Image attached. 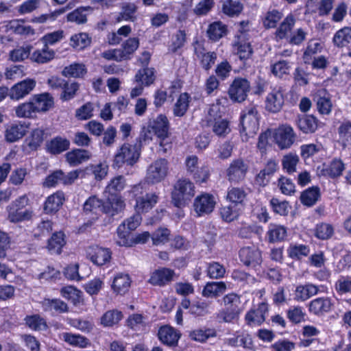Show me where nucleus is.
<instances>
[{
  "mask_svg": "<svg viewBox=\"0 0 351 351\" xmlns=\"http://www.w3.org/2000/svg\"><path fill=\"white\" fill-rule=\"evenodd\" d=\"M291 66L290 62L285 60H280L271 64L270 71L272 75L279 79L289 75Z\"/></svg>",
  "mask_w": 351,
  "mask_h": 351,
  "instance_id": "nucleus-56",
  "label": "nucleus"
},
{
  "mask_svg": "<svg viewBox=\"0 0 351 351\" xmlns=\"http://www.w3.org/2000/svg\"><path fill=\"white\" fill-rule=\"evenodd\" d=\"M286 97V90L282 86L272 88L265 98L266 110L271 113L279 112L285 105Z\"/></svg>",
  "mask_w": 351,
  "mask_h": 351,
  "instance_id": "nucleus-14",
  "label": "nucleus"
},
{
  "mask_svg": "<svg viewBox=\"0 0 351 351\" xmlns=\"http://www.w3.org/2000/svg\"><path fill=\"white\" fill-rule=\"evenodd\" d=\"M53 57L54 52L49 50L48 46L44 45V47L41 50H35L32 53L30 58L33 62L44 64L52 60Z\"/></svg>",
  "mask_w": 351,
  "mask_h": 351,
  "instance_id": "nucleus-63",
  "label": "nucleus"
},
{
  "mask_svg": "<svg viewBox=\"0 0 351 351\" xmlns=\"http://www.w3.org/2000/svg\"><path fill=\"white\" fill-rule=\"evenodd\" d=\"M194 184L187 178L178 179L171 193V202L178 208L185 207L195 196Z\"/></svg>",
  "mask_w": 351,
  "mask_h": 351,
  "instance_id": "nucleus-4",
  "label": "nucleus"
},
{
  "mask_svg": "<svg viewBox=\"0 0 351 351\" xmlns=\"http://www.w3.org/2000/svg\"><path fill=\"white\" fill-rule=\"evenodd\" d=\"M282 18V11L277 9L269 10L262 19L263 27L267 29L276 28Z\"/></svg>",
  "mask_w": 351,
  "mask_h": 351,
  "instance_id": "nucleus-53",
  "label": "nucleus"
},
{
  "mask_svg": "<svg viewBox=\"0 0 351 351\" xmlns=\"http://www.w3.org/2000/svg\"><path fill=\"white\" fill-rule=\"evenodd\" d=\"M333 303L330 298L319 297L308 303V308L310 313L322 316L330 312Z\"/></svg>",
  "mask_w": 351,
  "mask_h": 351,
  "instance_id": "nucleus-34",
  "label": "nucleus"
},
{
  "mask_svg": "<svg viewBox=\"0 0 351 351\" xmlns=\"http://www.w3.org/2000/svg\"><path fill=\"white\" fill-rule=\"evenodd\" d=\"M228 343L232 347H242L244 349L251 350L253 348L252 337L248 333L241 332L235 335L228 339Z\"/></svg>",
  "mask_w": 351,
  "mask_h": 351,
  "instance_id": "nucleus-52",
  "label": "nucleus"
},
{
  "mask_svg": "<svg viewBox=\"0 0 351 351\" xmlns=\"http://www.w3.org/2000/svg\"><path fill=\"white\" fill-rule=\"evenodd\" d=\"M312 99L320 115H329L331 113L332 110L331 97L326 89L317 90L312 95Z\"/></svg>",
  "mask_w": 351,
  "mask_h": 351,
  "instance_id": "nucleus-19",
  "label": "nucleus"
},
{
  "mask_svg": "<svg viewBox=\"0 0 351 351\" xmlns=\"http://www.w3.org/2000/svg\"><path fill=\"white\" fill-rule=\"evenodd\" d=\"M70 141L62 136H56L47 141L46 152L51 155H59L67 151L70 147Z\"/></svg>",
  "mask_w": 351,
  "mask_h": 351,
  "instance_id": "nucleus-35",
  "label": "nucleus"
},
{
  "mask_svg": "<svg viewBox=\"0 0 351 351\" xmlns=\"http://www.w3.org/2000/svg\"><path fill=\"white\" fill-rule=\"evenodd\" d=\"M239 132L243 142L254 136L259 129V114L255 106L245 107L239 118Z\"/></svg>",
  "mask_w": 351,
  "mask_h": 351,
  "instance_id": "nucleus-3",
  "label": "nucleus"
},
{
  "mask_svg": "<svg viewBox=\"0 0 351 351\" xmlns=\"http://www.w3.org/2000/svg\"><path fill=\"white\" fill-rule=\"evenodd\" d=\"M247 193L245 190L239 187H232L228 189L226 198L231 204L239 207L240 209H243L245 206V199Z\"/></svg>",
  "mask_w": 351,
  "mask_h": 351,
  "instance_id": "nucleus-46",
  "label": "nucleus"
},
{
  "mask_svg": "<svg viewBox=\"0 0 351 351\" xmlns=\"http://www.w3.org/2000/svg\"><path fill=\"white\" fill-rule=\"evenodd\" d=\"M141 155V145L124 143L117 150L113 160V167L121 168L125 165L133 166Z\"/></svg>",
  "mask_w": 351,
  "mask_h": 351,
  "instance_id": "nucleus-7",
  "label": "nucleus"
},
{
  "mask_svg": "<svg viewBox=\"0 0 351 351\" xmlns=\"http://www.w3.org/2000/svg\"><path fill=\"white\" fill-rule=\"evenodd\" d=\"M148 128H150L158 138L165 140L169 136L170 123L165 114H159L152 123H149Z\"/></svg>",
  "mask_w": 351,
  "mask_h": 351,
  "instance_id": "nucleus-27",
  "label": "nucleus"
},
{
  "mask_svg": "<svg viewBox=\"0 0 351 351\" xmlns=\"http://www.w3.org/2000/svg\"><path fill=\"white\" fill-rule=\"evenodd\" d=\"M71 46L77 49L83 50L90 46L91 43V38L88 33L80 32L75 34L71 37L70 39Z\"/></svg>",
  "mask_w": 351,
  "mask_h": 351,
  "instance_id": "nucleus-62",
  "label": "nucleus"
},
{
  "mask_svg": "<svg viewBox=\"0 0 351 351\" xmlns=\"http://www.w3.org/2000/svg\"><path fill=\"white\" fill-rule=\"evenodd\" d=\"M248 165L242 158L234 159L226 169V177L229 182L239 183L245 179Z\"/></svg>",
  "mask_w": 351,
  "mask_h": 351,
  "instance_id": "nucleus-16",
  "label": "nucleus"
},
{
  "mask_svg": "<svg viewBox=\"0 0 351 351\" xmlns=\"http://www.w3.org/2000/svg\"><path fill=\"white\" fill-rule=\"evenodd\" d=\"M296 23V19L292 13L288 14L279 25L276 28L274 36L276 40H282L288 37L289 34L293 29Z\"/></svg>",
  "mask_w": 351,
  "mask_h": 351,
  "instance_id": "nucleus-37",
  "label": "nucleus"
},
{
  "mask_svg": "<svg viewBox=\"0 0 351 351\" xmlns=\"http://www.w3.org/2000/svg\"><path fill=\"white\" fill-rule=\"evenodd\" d=\"M123 313L117 309L107 311L101 317V324L105 327H112L118 325L123 319Z\"/></svg>",
  "mask_w": 351,
  "mask_h": 351,
  "instance_id": "nucleus-55",
  "label": "nucleus"
},
{
  "mask_svg": "<svg viewBox=\"0 0 351 351\" xmlns=\"http://www.w3.org/2000/svg\"><path fill=\"white\" fill-rule=\"evenodd\" d=\"M139 45V38L137 37H130L122 43L121 48L119 49L124 60L132 59Z\"/></svg>",
  "mask_w": 351,
  "mask_h": 351,
  "instance_id": "nucleus-49",
  "label": "nucleus"
},
{
  "mask_svg": "<svg viewBox=\"0 0 351 351\" xmlns=\"http://www.w3.org/2000/svg\"><path fill=\"white\" fill-rule=\"evenodd\" d=\"M250 90V82L245 77H236L229 86L228 94L233 102L241 103L247 99Z\"/></svg>",
  "mask_w": 351,
  "mask_h": 351,
  "instance_id": "nucleus-13",
  "label": "nucleus"
},
{
  "mask_svg": "<svg viewBox=\"0 0 351 351\" xmlns=\"http://www.w3.org/2000/svg\"><path fill=\"white\" fill-rule=\"evenodd\" d=\"M131 278L127 274H117L113 279L111 288L117 295H124L131 286Z\"/></svg>",
  "mask_w": 351,
  "mask_h": 351,
  "instance_id": "nucleus-42",
  "label": "nucleus"
},
{
  "mask_svg": "<svg viewBox=\"0 0 351 351\" xmlns=\"http://www.w3.org/2000/svg\"><path fill=\"white\" fill-rule=\"evenodd\" d=\"M62 339L68 344L81 348H86L89 345V340L80 334H73L71 332H63Z\"/></svg>",
  "mask_w": 351,
  "mask_h": 351,
  "instance_id": "nucleus-57",
  "label": "nucleus"
},
{
  "mask_svg": "<svg viewBox=\"0 0 351 351\" xmlns=\"http://www.w3.org/2000/svg\"><path fill=\"white\" fill-rule=\"evenodd\" d=\"M351 42V27L345 26L337 30L333 36L332 43L338 48L348 46Z\"/></svg>",
  "mask_w": 351,
  "mask_h": 351,
  "instance_id": "nucleus-51",
  "label": "nucleus"
},
{
  "mask_svg": "<svg viewBox=\"0 0 351 351\" xmlns=\"http://www.w3.org/2000/svg\"><path fill=\"white\" fill-rule=\"evenodd\" d=\"M228 34V25L221 21H215L209 23L206 31V35L208 40L217 43Z\"/></svg>",
  "mask_w": 351,
  "mask_h": 351,
  "instance_id": "nucleus-32",
  "label": "nucleus"
},
{
  "mask_svg": "<svg viewBox=\"0 0 351 351\" xmlns=\"http://www.w3.org/2000/svg\"><path fill=\"white\" fill-rule=\"evenodd\" d=\"M286 316L291 323L296 325L305 322L306 314L302 306H292L286 311Z\"/></svg>",
  "mask_w": 351,
  "mask_h": 351,
  "instance_id": "nucleus-58",
  "label": "nucleus"
},
{
  "mask_svg": "<svg viewBox=\"0 0 351 351\" xmlns=\"http://www.w3.org/2000/svg\"><path fill=\"white\" fill-rule=\"evenodd\" d=\"M131 193L135 201V213L125 219L117 228L118 237L123 241H128L131 232L136 230L142 221V214L151 210L159 202V192L149 191V184L140 182L132 186Z\"/></svg>",
  "mask_w": 351,
  "mask_h": 351,
  "instance_id": "nucleus-1",
  "label": "nucleus"
},
{
  "mask_svg": "<svg viewBox=\"0 0 351 351\" xmlns=\"http://www.w3.org/2000/svg\"><path fill=\"white\" fill-rule=\"evenodd\" d=\"M167 170L166 159L161 158L157 160L149 165L146 178L152 184L160 182L166 177Z\"/></svg>",
  "mask_w": 351,
  "mask_h": 351,
  "instance_id": "nucleus-22",
  "label": "nucleus"
},
{
  "mask_svg": "<svg viewBox=\"0 0 351 351\" xmlns=\"http://www.w3.org/2000/svg\"><path fill=\"white\" fill-rule=\"evenodd\" d=\"M300 161L299 156L294 153L285 154L282 159V167L284 171L289 175L296 171V167Z\"/></svg>",
  "mask_w": 351,
  "mask_h": 351,
  "instance_id": "nucleus-61",
  "label": "nucleus"
},
{
  "mask_svg": "<svg viewBox=\"0 0 351 351\" xmlns=\"http://www.w3.org/2000/svg\"><path fill=\"white\" fill-rule=\"evenodd\" d=\"M318 292V287L313 284L306 283L305 285H299L295 287L294 291L293 299L297 302H304L312 296L317 294Z\"/></svg>",
  "mask_w": 351,
  "mask_h": 351,
  "instance_id": "nucleus-40",
  "label": "nucleus"
},
{
  "mask_svg": "<svg viewBox=\"0 0 351 351\" xmlns=\"http://www.w3.org/2000/svg\"><path fill=\"white\" fill-rule=\"evenodd\" d=\"M207 125L211 128L212 132L219 138H225L231 132L230 121L221 116L208 120Z\"/></svg>",
  "mask_w": 351,
  "mask_h": 351,
  "instance_id": "nucleus-33",
  "label": "nucleus"
},
{
  "mask_svg": "<svg viewBox=\"0 0 351 351\" xmlns=\"http://www.w3.org/2000/svg\"><path fill=\"white\" fill-rule=\"evenodd\" d=\"M191 102V95L187 92L181 93L173 107L175 117H183L187 113Z\"/></svg>",
  "mask_w": 351,
  "mask_h": 351,
  "instance_id": "nucleus-39",
  "label": "nucleus"
},
{
  "mask_svg": "<svg viewBox=\"0 0 351 351\" xmlns=\"http://www.w3.org/2000/svg\"><path fill=\"white\" fill-rule=\"evenodd\" d=\"M24 320L25 324L35 331L46 330L48 328L46 320L39 314L27 315Z\"/></svg>",
  "mask_w": 351,
  "mask_h": 351,
  "instance_id": "nucleus-60",
  "label": "nucleus"
},
{
  "mask_svg": "<svg viewBox=\"0 0 351 351\" xmlns=\"http://www.w3.org/2000/svg\"><path fill=\"white\" fill-rule=\"evenodd\" d=\"M322 193L319 186H311L301 192L300 201L306 207H312L321 199Z\"/></svg>",
  "mask_w": 351,
  "mask_h": 351,
  "instance_id": "nucleus-38",
  "label": "nucleus"
},
{
  "mask_svg": "<svg viewBox=\"0 0 351 351\" xmlns=\"http://www.w3.org/2000/svg\"><path fill=\"white\" fill-rule=\"evenodd\" d=\"M90 157L89 151L80 148L73 149L65 154L66 160L71 167L77 166L88 160Z\"/></svg>",
  "mask_w": 351,
  "mask_h": 351,
  "instance_id": "nucleus-43",
  "label": "nucleus"
},
{
  "mask_svg": "<svg viewBox=\"0 0 351 351\" xmlns=\"http://www.w3.org/2000/svg\"><path fill=\"white\" fill-rule=\"evenodd\" d=\"M80 171L79 178H84L86 175L93 174L96 180L100 181L105 178L108 174V165L105 161L98 164H90L84 169H75Z\"/></svg>",
  "mask_w": 351,
  "mask_h": 351,
  "instance_id": "nucleus-30",
  "label": "nucleus"
},
{
  "mask_svg": "<svg viewBox=\"0 0 351 351\" xmlns=\"http://www.w3.org/2000/svg\"><path fill=\"white\" fill-rule=\"evenodd\" d=\"M268 241H284L287 237V228L280 224L271 223L266 233Z\"/></svg>",
  "mask_w": 351,
  "mask_h": 351,
  "instance_id": "nucleus-47",
  "label": "nucleus"
},
{
  "mask_svg": "<svg viewBox=\"0 0 351 351\" xmlns=\"http://www.w3.org/2000/svg\"><path fill=\"white\" fill-rule=\"evenodd\" d=\"M29 199L26 195L16 198L7 207L8 219L12 223H19L31 219L32 211L26 206Z\"/></svg>",
  "mask_w": 351,
  "mask_h": 351,
  "instance_id": "nucleus-8",
  "label": "nucleus"
},
{
  "mask_svg": "<svg viewBox=\"0 0 351 351\" xmlns=\"http://www.w3.org/2000/svg\"><path fill=\"white\" fill-rule=\"evenodd\" d=\"M241 262L247 267L256 268L263 262L262 252L255 246L242 247L239 252Z\"/></svg>",
  "mask_w": 351,
  "mask_h": 351,
  "instance_id": "nucleus-17",
  "label": "nucleus"
},
{
  "mask_svg": "<svg viewBox=\"0 0 351 351\" xmlns=\"http://www.w3.org/2000/svg\"><path fill=\"white\" fill-rule=\"evenodd\" d=\"M65 200V194L62 190H58L49 195L43 203L44 213L50 215L56 214L62 207Z\"/></svg>",
  "mask_w": 351,
  "mask_h": 351,
  "instance_id": "nucleus-24",
  "label": "nucleus"
},
{
  "mask_svg": "<svg viewBox=\"0 0 351 351\" xmlns=\"http://www.w3.org/2000/svg\"><path fill=\"white\" fill-rule=\"evenodd\" d=\"M217 335V330L213 328H199L194 329L189 332V337L195 341L204 343L208 339L216 337Z\"/></svg>",
  "mask_w": 351,
  "mask_h": 351,
  "instance_id": "nucleus-50",
  "label": "nucleus"
},
{
  "mask_svg": "<svg viewBox=\"0 0 351 351\" xmlns=\"http://www.w3.org/2000/svg\"><path fill=\"white\" fill-rule=\"evenodd\" d=\"M269 312L267 303L262 302L252 307L245 315V322L250 327L261 326Z\"/></svg>",
  "mask_w": 351,
  "mask_h": 351,
  "instance_id": "nucleus-15",
  "label": "nucleus"
},
{
  "mask_svg": "<svg viewBox=\"0 0 351 351\" xmlns=\"http://www.w3.org/2000/svg\"><path fill=\"white\" fill-rule=\"evenodd\" d=\"M43 311L49 313L51 316H56L69 311L68 304L60 298H44L41 302Z\"/></svg>",
  "mask_w": 351,
  "mask_h": 351,
  "instance_id": "nucleus-29",
  "label": "nucleus"
},
{
  "mask_svg": "<svg viewBox=\"0 0 351 351\" xmlns=\"http://www.w3.org/2000/svg\"><path fill=\"white\" fill-rule=\"evenodd\" d=\"M319 121L313 114H304L298 116L296 120L298 128L304 134L315 133L319 127Z\"/></svg>",
  "mask_w": 351,
  "mask_h": 351,
  "instance_id": "nucleus-31",
  "label": "nucleus"
},
{
  "mask_svg": "<svg viewBox=\"0 0 351 351\" xmlns=\"http://www.w3.org/2000/svg\"><path fill=\"white\" fill-rule=\"evenodd\" d=\"M345 169L346 166L343 160L340 158L335 157L328 164H323L320 174L326 178L335 180L342 176Z\"/></svg>",
  "mask_w": 351,
  "mask_h": 351,
  "instance_id": "nucleus-26",
  "label": "nucleus"
},
{
  "mask_svg": "<svg viewBox=\"0 0 351 351\" xmlns=\"http://www.w3.org/2000/svg\"><path fill=\"white\" fill-rule=\"evenodd\" d=\"M269 205L272 211L280 216H287L289 214L291 206L288 201H280L276 197H272L269 200Z\"/></svg>",
  "mask_w": 351,
  "mask_h": 351,
  "instance_id": "nucleus-64",
  "label": "nucleus"
},
{
  "mask_svg": "<svg viewBox=\"0 0 351 351\" xmlns=\"http://www.w3.org/2000/svg\"><path fill=\"white\" fill-rule=\"evenodd\" d=\"M29 124L24 121H16L8 125L4 131V138L7 143H15L23 138L27 132Z\"/></svg>",
  "mask_w": 351,
  "mask_h": 351,
  "instance_id": "nucleus-25",
  "label": "nucleus"
},
{
  "mask_svg": "<svg viewBox=\"0 0 351 351\" xmlns=\"http://www.w3.org/2000/svg\"><path fill=\"white\" fill-rule=\"evenodd\" d=\"M94 10L93 6H80L66 15V21L77 25L84 24L88 21L87 16Z\"/></svg>",
  "mask_w": 351,
  "mask_h": 351,
  "instance_id": "nucleus-41",
  "label": "nucleus"
},
{
  "mask_svg": "<svg viewBox=\"0 0 351 351\" xmlns=\"http://www.w3.org/2000/svg\"><path fill=\"white\" fill-rule=\"evenodd\" d=\"M339 141L343 147L351 145V121L344 119L337 128Z\"/></svg>",
  "mask_w": 351,
  "mask_h": 351,
  "instance_id": "nucleus-54",
  "label": "nucleus"
},
{
  "mask_svg": "<svg viewBox=\"0 0 351 351\" xmlns=\"http://www.w3.org/2000/svg\"><path fill=\"white\" fill-rule=\"evenodd\" d=\"M224 308L217 314L216 317L219 322L231 323L237 319L241 313L239 305L241 296L236 293L231 292L226 294L223 298Z\"/></svg>",
  "mask_w": 351,
  "mask_h": 351,
  "instance_id": "nucleus-6",
  "label": "nucleus"
},
{
  "mask_svg": "<svg viewBox=\"0 0 351 351\" xmlns=\"http://www.w3.org/2000/svg\"><path fill=\"white\" fill-rule=\"evenodd\" d=\"M243 10V4L239 0H224L221 12L228 17H237Z\"/></svg>",
  "mask_w": 351,
  "mask_h": 351,
  "instance_id": "nucleus-48",
  "label": "nucleus"
},
{
  "mask_svg": "<svg viewBox=\"0 0 351 351\" xmlns=\"http://www.w3.org/2000/svg\"><path fill=\"white\" fill-rule=\"evenodd\" d=\"M54 107V98L51 93L45 92L33 95L28 101L15 107V114L19 118L32 119L37 113H44Z\"/></svg>",
  "mask_w": 351,
  "mask_h": 351,
  "instance_id": "nucleus-2",
  "label": "nucleus"
},
{
  "mask_svg": "<svg viewBox=\"0 0 351 351\" xmlns=\"http://www.w3.org/2000/svg\"><path fill=\"white\" fill-rule=\"evenodd\" d=\"M134 80L138 84H143L146 87L151 86L156 80L154 68L145 66L138 69L134 75Z\"/></svg>",
  "mask_w": 351,
  "mask_h": 351,
  "instance_id": "nucleus-44",
  "label": "nucleus"
},
{
  "mask_svg": "<svg viewBox=\"0 0 351 351\" xmlns=\"http://www.w3.org/2000/svg\"><path fill=\"white\" fill-rule=\"evenodd\" d=\"M275 143L281 149L289 148L295 141V134L291 126L285 125L279 127L274 135Z\"/></svg>",
  "mask_w": 351,
  "mask_h": 351,
  "instance_id": "nucleus-21",
  "label": "nucleus"
},
{
  "mask_svg": "<svg viewBox=\"0 0 351 351\" xmlns=\"http://www.w3.org/2000/svg\"><path fill=\"white\" fill-rule=\"evenodd\" d=\"M210 305L211 302L202 300L195 301L192 303L189 313L195 317H204L210 313Z\"/></svg>",
  "mask_w": 351,
  "mask_h": 351,
  "instance_id": "nucleus-59",
  "label": "nucleus"
},
{
  "mask_svg": "<svg viewBox=\"0 0 351 351\" xmlns=\"http://www.w3.org/2000/svg\"><path fill=\"white\" fill-rule=\"evenodd\" d=\"M86 256L94 265L103 266L110 262L112 252L109 248L94 245L88 247L86 251Z\"/></svg>",
  "mask_w": 351,
  "mask_h": 351,
  "instance_id": "nucleus-20",
  "label": "nucleus"
},
{
  "mask_svg": "<svg viewBox=\"0 0 351 351\" xmlns=\"http://www.w3.org/2000/svg\"><path fill=\"white\" fill-rule=\"evenodd\" d=\"M80 171L73 170L65 173L62 169L51 171L42 181V186L53 189L59 184L64 186L72 184L78 178Z\"/></svg>",
  "mask_w": 351,
  "mask_h": 351,
  "instance_id": "nucleus-10",
  "label": "nucleus"
},
{
  "mask_svg": "<svg viewBox=\"0 0 351 351\" xmlns=\"http://www.w3.org/2000/svg\"><path fill=\"white\" fill-rule=\"evenodd\" d=\"M192 45L194 55L198 59L200 66L204 71L208 72L217 60V53L215 51H208L204 40H194Z\"/></svg>",
  "mask_w": 351,
  "mask_h": 351,
  "instance_id": "nucleus-11",
  "label": "nucleus"
},
{
  "mask_svg": "<svg viewBox=\"0 0 351 351\" xmlns=\"http://www.w3.org/2000/svg\"><path fill=\"white\" fill-rule=\"evenodd\" d=\"M216 202L212 194L204 193L197 195L193 202V209L198 217L211 213Z\"/></svg>",
  "mask_w": 351,
  "mask_h": 351,
  "instance_id": "nucleus-18",
  "label": "nucleus"
},
{
  "mask_svg": "<svg viewBox=\"0 0 351 351\" xmlns=\"http://www.w3.org/2000/svg\"><path fill=\"white\" fill-rule=\"evenodd\" d=\"M227 287L224 282H208L203 288L202 295L206 298H217L221 295Z\"/></svg>",
  "mask_w": 351,
  "mask_h": 351,
  "instance_id": "nucleus-45",
  "label": "nucleus"
},
{
  "mask_svg": "<svg viewBox=\"0 0 351 351\" xmlns=\"http://www.w3.org/2000/svg\"><path fill=\"white\" fill-rule=\"evenodd\" d=\"M158 338L160 342L169 347L177 346L181 337L179 331L169 325H164L158 330Z\"/></svg>",
  "mask_w": 351,
  "mask_h": 351,
  "instance_id": "nucleus-28",
  "label": "nucleus"
},
{
  "mask_svg": "<svg viewBox=\"0 0 351 351\" xmlns=\"http://www.w3.org/2000/svg\"><path fill=\"white\" fill-rule=\"evenodd\" d=\"M83 209L86 213L99 214L101 213L112 217L119 213H115L114 204L110 201H108L107 198L106 201H104L96 195H92L86 200L83 205Z\"/></svg>",
  "mask_w": 351,
  "mask_h": 351,
  "instance_id": "nucleus-12",
  "label": "nucleus"
},
{
  "mask_svg": "<svg viewBox=\"0 0 351 351\" xmlns=\"http://www.w3.org/2000/svg\"><path fill=\"white\" fill-rule=\"evenodd\" d=\"M126 185V179L123 175L112 178L105 188L104 193L108 201H110L114 206L115 213H121L125 206L121 196V191Z\"/></svg>",
  "mask_w": 351,
  "mask_h": 351,
  "instance_id": "nucleus-5",
  "label": "nucleus"
},
{
  "mask_svg": "<svg viewBox=\"0 0 351 351\" xmlns=\"http://www.w3.org/2000/svg\"><path fill=\"white\" fill-rule=\"evenodd\" d=\"M36 82L32 78H26L9 89V97L12 100H19L29 95L35 88Z\"/></svg>",
  "mask_w": 351,
  "mask_h": 351,
  "instance_id": "nucleus-23",
  "label": "nucleus"
},
{
  "mask_svg": "<svg viewBox=\"0 0 351 351\" xmlns=\"http://www.w3.org/2000/svg\"><path fill=\"white\" fill-rule=\"evenodd\" d=\"M48 137L47 129L41 126L32 128L25 138L21 150L25 155H30L41 149Z\"/></svg>",
  "mask_w": 351,
  "mask_h": 351,
  "instance_id": "nucleus-9",
  "label": "nucleus"
},
{
  "mask_svg": "<svg viewBox=\"0 0 351 351\" xmlns=\"http://www.w3.org/2000/svg\"><path fill=\"white\" fill-rule=\"evenodd\" d=\"M175 271L167 267L156 269L151 275L149 282L154 286L163 287L173 279Z\"/></svg>",
  "mask_w": 351,
  "mask_h": 351,
  "instance_id": "nucleus-36",
  "label": "nucleus"
}]
</instances>
